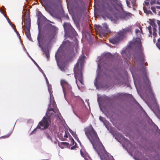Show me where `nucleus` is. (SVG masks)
Masks as SVG:
<instances>
[{
  "instance_id": "ddd939ff",
  "label": "nucleus",
  "mask_w": 160,
  "mask_h": 160,
  "mask_svg": "<svg viewBox=\"0 0 160 160\" xmlns=\"http://www.w3.org/2000/svg\"><path fill=\"white\" fill-rule=\"evenodd\" d=\"M127 6L130 7L131 3L132 6L134 5L136 3V0H126Z\"/></svg>"
},
{
  "instance_id": "f8f14e48",
  "label": "nucleus",
  "mask_w": 160,
  "mask_h": 160,
  "mask_svg": "<svg viewBox=\"0 0 160 160\" xmlns=\"http://www.w3.org/2000/svg\"><path fill=\"white\" fill-rule=\"evenodd\" d=\"M71 143L70 145L72 146L73 145V146L71 148V149H74L76 148H77V144L76 142H75L74 139L72 138L71 140Z\"/></svg>"
},
{
  "instance_id": "58836bf2",
  "label": "nucleus",
  "mask_w": 160,
  "mask_h": 160,
  "mask_svg": "<svg viewBox=\"0 0 160 160\" xmlns=\"http://www.w3.org/2000/svg\"><path fill=\"white\" fill-rule=\"evenodd\" d=\"M156 2V0H151L150 3L151 5H153Z\"/></svg>"
},
{
  "instance_id": "cd10ccee",
  "label": "nucleus",
  "mask_w": 160,
  "mask_h": 160,
  "mask_svg": "<svg viewBox=\"0 0 160 160\" xmlns=\"http://www.w3.org/2000/svg\"><path fill=\"white\" fill-rule=\"evenodd\" d=\"M63 140H64L65 138H68V136L67 135V132L66 131H64V132L63 134Z\"/></svg>"
},
{
  "instance_id": "7ed1b4c3",
  "label": "nucleus",
  "mask_w": 160,
  "mask_h": 160,
  "mask_svg": "<svg viewBox=\"0 0 160 160\" xmlns=\"http://www.w3.org/2000/svg\"><path fill=\"white\" fill-rule=\"evenodd\" d=\"M22 13L24 15L22 17V24H23V22L24 23L23 30L27 38L29 40H31V39L30 32L31 22L29 12L28 10H24L23 11Z\"/></svg>"
},
{
  "instance_id": "aec40b11",
  "label": "nucleus",
  "mask_w": 160,
  "mask_h": 160,
  "mask_svg": "<svg viewBox=\"0 0 160 160\" xmlns=\"http://www.w3.org/2000/svg\"><path fill=\"white\" fill-rule=\"evenodd\" d=\"M84 8V6H83L82 4L81 6H78L76 8L77 10H79L80 12H81L83 11Z\"/></svg>"
},
{
  "instance_id": "b1692460",
  "label": "nucleus",
  "mask_w": 160,
  "mask_h": 160,
  "mask_svg": "<svg viewBox=\"0 0 160 160\" xmlns=\"http://www.w3.org/2000/svg\"><path fill=\"white\" fill-rule=\"evenodd\" d=\"M48 28L53 31H55L56 29L55 27L50 24L48 25Z\"/></svg>"
},
{
  "instance_id": "a878e982",
  "label": "nucleus",
  "mask_w": 160,
  "mask_h": 160,
  "mask_svg": "<svg viewBox=\"0 0 160 160\" xmlns=\"http://www.w3.org/2000/svg\"><path fill=\"white\" fill-rule=\"evenodd\" d=\"M59 68L61 71L64 72L65 71V66L63 65H60L59 66Z\"/></svg>"
},
{
  "instance_id": "37998d69",
  "label": "nucleus",
  "mask_w": 160,
  "mask_h": 160,
  "mask_svg": "<svg viewBox=\"0 0 160 160\" xmlns=\"http://www.w3.org/2000/svg\"><path fill=\"white\" fill-rule=\"evenodd\" d=\"M157 34L156 32H153V35L154 36V37H156Z\"/></svg>"
},
{
  "instance_id": "4d7b16f0",
  "label": "nucleus",
  "mask_w": 160,
  "mask_h": 160,
  "mask_svg": "<svg viewBox=\"0 0 160 160\" xmlns=\"http://www.w3.org/2000/svg\"><path fill=\"white\" fill-rule=\"evenodd\" d=\"M46 80H47V82H48V80H47V78H46Z\"/></svg>"
},
{
  "instance_id": "c9c22d12",
  "label": "nucleus",
  "mask_w": 160,
  "mask_h": 160,
  "mask_svg": "<svg viewBox=\"0 0 160 160\" xmlns=\"http://www.w3.org/2000/svg\"><path fill=\"white\" fill-rule=\"evenodd\" d=\"M151 9L152 10V12L155 13H156V8H155L153 7V6H152L151 7Z\"/></svg>"
},
{
  "instance_id": "a19ab883",
  "label": "nucleus",
  "mask_w": 160,
  "mask_h": 160,
  "mask_svg": "<svg viewBox=\"0 0 160 160\" xmlns=\"http://www.w3.org/2000/svg\"><path fill=\"white\" fill-rule=\"evenodd\" d=\"M46 135L47 138L48 139H51L48 133H46Z\"/></svg>"
},
{
  "instance_id": "c03bdc74",
  "label": "nucleus",
  "mask_w": 160,
  "mask_h": 160,
  "mask_svg": "<svg viewBox=\"0 0 160 160\" xmlns=\"http://www.w3.org/2000/svg\"><path fill=\"white\" fill-rule=\"evenodd\" d=\"M72 32H73V33L74 34H76V31L74 30V29L73 28L72 29Z\"/></svg>"
},
{
  "instance_id": "f3484780",
  "label": "nucleus",
  "mask_w": 160,
  "mask_h": 160,
  "mask_svg": "<svg viewBox=\"0 0 160 160\" xmlns=\"http://www.w3.org/2000/svg\"><path fill=\"white\" fill-rule=\"evenodd\" d=\"M69 144L66 142H60L58 143V145L61 148H63L65 146H68Z\"/></svg>"
},
{
  "instance_id": "0eeeda50",
  "label": "nucleus",
  "mask_w": 160,
  "mask_h": 160,
  "mask_svg": "<svg viewBox=\"0 0 160 160\" xmlns=\"http://www.w3.org/2000/svg\"><path fill=\"white\" fill-rule=\"evenodd\" d=\"M134 43L136 46V50L141 55L143 59L144 56L143 54L142 51L143 48L141 43V40L140 38H137L134 41Z\"/></svg>"
},
{
  "instance_id": "6e6552de",
  "label": "nucleus",
  "mask_w": 160,
  "mask_h": 160,
  "mask_svg": "<svg viewBox=\"0 0 160 160\" xmlns=\"http://www.w3.org/2000/svg\"><path fill=\"white\" fill-rule=\"evenodd\" d=\"M49 126V123L47 118L44 117L42 119L39 123L37 127L34 129H37L44 130L47 128Z\"/></svg>"
},
{
  "instance_id": "9d476101",
  "label": "nucleus",
  "mask_w": 160,
  "mask_h": 160,
  "mask_svg": "<svg viewBox=\"0 0 160 160\" xmlns=\"http://www.w3.org/2000/svg\"><path fill=\"white\" fill-rule=\"evenodd\" d=\"M98 28L99 32L102 34H105L108 31V27L107 24H104L103 27L98 25Z\"/></svg>"
},
{
  "instance_id": "3c124183",
  "label": "nucleus",
  "mask_w": 160,
  "mask_h": 160,
  "mask_svg": "<svg viewBox=\"0 0 160 160\" xmlns=\"http://www.w3.org/2000/svg\"><path fill=\"white\" fill-rule=\"evenodd\" d=\"M156 8H158V9H160V6H157L156 7Z\"/></svg>"
},
{
  "instance_id": "e433bc0d",
  "label": "nucleus",
  "mask_w": 160,
  "mask_h": 160,
  "mask_svg": "<svg viewBox=\"0 0 160 160\" xmlns=\"http://www.w3.org/2000/svg\"><path fill=\"white\" fill-rule=\"evenodd\" d=\"M73 137L77 140V141L78 142L80 143V142L79 140V138L76 135H75L74 136H73Z\"/></svg>"
},
{
  "instance_id": "f03ea898",
  "label": "nucleus",
  "mask_w": 160,
  "mask_h": 160,
  "mask_svg": "<svg viewBox=\"0 0 160 160\" xmlns=\"http://www.w3.org/2000/svg\"><path fill=\"white\" fill-rule=\"evenodd\" d=\"M117 7L120 8V10L123 9L122 4L119 1L112 0L101 8L99 10V12L103 18H104L105 16L109 18L117 9Z\"/></svg>"
},
{
  "instance_id": "2f4dec72",
  "label": "nucleus",
  "mask_w": 160,
  "mask_h": 160,
  "mask_svg": "<svg viewBox=\"0 0 160 160\" xmlns=\"http://www.w3.org/2000/svg\"><path fill=\"white\" fill-rule=\"evenodd\" d=\"M14 31L16 32L17 34V35L18 37L20 39V34H19V32L17 31V30L16 28H14Z\"/></svg>"
},
{
  "instance_id": "c85d7f7f",
  "label": "nucleus",
  "mask_w": 160,
  "mask_h": 160,
  "mask_svg": "<svg viewBox=\"0 0 160 160\" xmlns=\"http://www.w3.org/2000/svg\"><path fill=\"white\" fill-rule=\"evenodd\" d=\"M12 132H11L10 133L7 134L6 135H4V136H2L1 137V138H8L10 136V134H11Z\"/></svg>"
},
{
  "instance_id": "a211bd4d",
  "label": "nucleus",
  "mask_w": 160,
  "mask_h": 160,
  "mask_svg": "<svg viewBox=\"0 0 160 160\" xmlns=\"http://www.w3.org/2000/svg\"><path fill=\"white\" fill-rule=\"evenodd\" d=\"M64 29H72V27L70 24L69 23H64L63 24Z\"/></svg>"
},
{
  "instance_id": "052dcab7",
  "label": "nucleus",
  "mask_w": 160,
  "mask_h": 160,
  "mask_svg": "<svg viewBox=\"0 0 160 160\" xmlns=\"http://www.w3.org/2000/svg\"><path fill=\"white\" fill-rule=\"evenodd\" d=\"M38 40L39 39V36H38Z\"/></svg>"
},
{
  "instance_id": "de8ad7c7",
  "label": "nucleus",
  "mask_w": 160,
  "mask_h": 160,
  "mask_svg": "<svg viewBox=\"0 0 160 160\" xmlns=\"http://www.w3.org/2000/svg\"><path fill=\"white\" fill-rule=\"evenodd\" d=\"M140 32V31L138 29H136V33H138V32Z\"/></svg>"
},
{
  "instance_id": "e2e57ef3",
  "label": "nucleus",
  "mask_w": 160,
  "mask_h": 160,
  "mask_svg": "<svg viewBox=\"0 0 160 160\" xmlns=\"http://www.w3.org/2000/svg\"><path fill=\"white\" fill-rule=\"evenodd\" d=\"M159 48V49H160V47Z\"/></svg>"
},
{
  "instance_id": "423d86ee",
  "label": "nucleus",
  "mask_w": 160,
  "mask_h": 160,
  "mask_svg": "<svg viewBox=\"0 0 160 160\" xmlns=\"http://www.w3.org/2000/svg\"><path fill=\"white\" fill-rule=\"evenodd\" d=\"M64 95L65 93L72 92V88L70 84L64 80H61L60 81Z\"/></svg>"
},
{
  "instance_id": "603ef678",
  "label": "nucleus",
  "mask_w": 160,
  "mask_h": 160,
  "mask_svg": "<svg viewBox=\"0 0 160 160\" xmlns=\"http://www.w3.org/2000/svg\"><path fill=\"white\" fill-rule=\"evenodd\" d=\"M157 3L158 4L160 5V2L157 1Z\"/></svg>"
},
{
  "instance_id": "7c9ffc66",
  "label": "nucleus",
  "mask_w": 160,
  "mask_h": 160,
  "mask_svg": "<svg viewBox=\"0 0 160 160\" xmlns=\"http://www.w3.org/2000/svg\"><path fill=\"white\" fill-rule=\"evenodd\" d=\"M148 29L149 31V36H151L152 34V27L151 25H150L148 27Z\"/></svg>"
},
{
  "instance_id": "a18cd8bd",
  "label": "nucleus",
  "mask_w": 160,
  "mask_h": 160,
  "mask_svg": "<svg viewBox=\"0 0 160 160\" xmlns=\"http://www.w3.org/2000/svg\"><path fill=\"white\" fill-rule=\"evenodd\" d=\"M139 28L140 29V32H141L142 33V27L141 26H140L139 27Z\"/></svg>"
},
{
  "instance_id": "f704fd0d",
  "label": "nucleus",
  "mask_w": 160,
  "mask_h": 160,
  "mask_svg": "<svg viewBox=\"0 0 160 160\" xmlns=\"http://www.w3.org/2000/svg\"><path fill=\"white\" fill-rule=\"evenodd\" d=\"M48 91L50 93V97H51V95H52V92L51 91V88L49 87H48Z\"/></svg>"
},
{
  "instance_id": "79ce46f5",
  "label": "nucleus",
  "mask_w": 160,
  "mask_h": 160,
  "mask_svg": "<svg viewBox=\"0 0 160 160\" xmlns=\"http://www.w3.org/2000/svg\"><path fill=\"white\" fill-rule=\"evenodd\" d=\"M80 153H81V155L84 158H85L84 157V154H83V153L82 152V150H80Z\"/></svg>"
},
{
  "instance_id": "473e14b6",
  "label": "nucleus",
  "mask_w": 160,
  "mask_h": 160,
  "mask_svg": "<svg viewBox=\"0 0 160 160\" xmlns=\"http://www.w3.org/2000/svg\"><path fill=\"white\" fill-rule=\"evenodd\" d=\"M44 8H45V10L48 12H49V8L48 6L47 5H44Z\"/></svg>"
},
{
  "instance_id": "1a4fd4ad",
  "label": "nucleus",
  "mask_w": 160,
  "mask_h": 160,
  "mask_svg": "<svg viewBox=\"0 0 160 160\" xmlns=\"http://www.w3.org/2000/svg\"><path fill=\"white\" fill-rule=\"evenodd\" d=\"M132 15L131 13L124 11L123 9L120 10L118 14V17L121 19L125 20L129 18Z\"/></svg>"
},
{
  "instance_id": "4468645a",
  "label": "nucleus",
  "mask_w": 160,
  "mask_h": 160,
  "mask_svg": "<svg viewBox=\"0 0 160 160\" xmlns=\"http://www.w3.org/2000/svg\"><path fill=\"white\" fill-rule=\"evenodd\" d=\"M55 109L54 108H53L51 107V105H49V107L48 109V112L47 113V114H52L53 113V112L50 113L49 112L50 111H52L54 112H56L55 111H54Z\"/></svg>"
},
{
  "instance_id": "2eb2a0df",
  "label": "nucleus",
  "mask_w": 160,
  "mask_h": 160,
  "mask_svg": "<svg viewBox=\"0 0 160 160\" xmlns=\"http://www.w3.org/2000/svg\"><path fill=\"white\" fill-rule=\"evenodd\" d=\"M37 16L38 18V21L40 19H43L45 18V17L42 15V13L39 11L37 12Z\"/></svg>"
},
{
  "instance_id": "72a5a7b5",
  "label": "nucleus",
  "mask_w": 160,
  "mask_h": 160,
  "mask_svg": "<svg viewBox=\"0 0 160 160\" xmlns=\"http://www.w3.org/2000/svg\"><path fill=\"white\" fill-rule=\"evenodd\" d=\"M31 58L34 63L36 65V66L39 68H40L38 64L36 63V62L32 58Z\"/></svg>"
},
{
  "instance_id": "5701e85b",
  "label": "nucleus",
  "mask_w": 160,
  "mask_h": 160,
  "mask_svg": "<svg viewBox=\"0 0 160 160\" xmlns=\"http://www.w3.org/2000/svg\"><path fill=\"white\" fill-rule=\"evenodd\" d=\"M65 131H63L61 132H59L58 134V137L60 139H61L62 140H63V134Z\"/></svg>"
},
{
  "instance_id": "39448f33",
  "label": "nucleus",
  "mask_w": 160,
  "mask_h": 160,
  "mask_svg": "<svg viewBox=\"0 0 160 160\" xmlns=\"http://www.w3.org/2000/svg\"><path fill=\"white\" fill-rule=\"evenodd\" d=\"M125 35L122 30H120L117 35L109 40L110 42L112 44H116L122 39L125 37Z\"/></svg>"
},
{
  "instance_id": "f257e3e1",
  "label": "nucleus",
  "mask_w": 160,
  "mask_h": 160,
  "mask_svg": "<svg viewBox=\"0 0 160 160\" xmlns=\"http://www.w3.org/2000/svg\"><path fill=\"white\" fill-rule=\"evenodd\" d=\"M84 132L98 154L101 156L100 154L104 153L102 157L101 156L102 160H115L112 156L106 153L104 147L91 124L84 129Z\"/></svg>"
},
{
  "instance_id": "09e8293b",
  "label": "nucleus",
  "mask_w": 160,
  "mask_h": 160,
  "mask_svg": "<svg viewBox=\"0 0 160 160\" xmlns=\"http://www.w3.org/2000/svg\"><path fill=\"white\" fill-rule=\"evenodd\" d=\"M47 57L48 58H49V56L48 53H47L46 54Z\"/></svg>"
},
{
  "instance_id": "c756f323",
  "label": "nucleus",
  "mask_w": 160,
  "mask_h": 160,
  "mask_svg": "<svg viewBox=\"0 0 160 160\" xmlns=\"http://www.w3.org/2000/svg\"><path fill=\"white\" fill-rule=\"evenodd\" d=\"M50 105H51V107L53 108H55L56 107V104L55 103V101L54 100L52 102V104H50Z\"/></svg>"
},
{
  "instance_id": "20e7f679",
  "label": "nucleus",
  "mask_w": 160,
  "mask_h": 160,
  "mask_svg": "<svg viewBox=\"0 0 160 160\" xmlns=\"http://www.w3.org/2000/svg\"><path fill=\"white\" fill-rule=\"evenodd\" d=\"M83 63V59H79V61H78L75 66L74 69V77L76 80H78L82 84H83L82 73Z\"/></svg>"
},
{
  "instance_id": "4c0bfd02",
  "label": "nucleus",
  "mask_w": 160,
  "mask_h": 160,
  "mask_svg": "<svg viewBox=\"0 0 160 160\" xmlns=\"http://www.w3.org/2000/svg\"><path fill=\"white\" fill-rule=\"evenodd\" d=\"M99 120L101 121H102V122H104V121H105V118H103V117H102L101 116H100L99 117Z\"/></svg>"
},
{
  "instance_id": "6ab92c4d",
  "label": "nucleus",
  "mask_w": 160,
  "mask_h": 160,
  "mask_svg": "<svg viewBox=\"0 0 160 160\" xmlns=\"http://www.w3.org/2000/svg\"><path fill=\"white\" fill-rule=\"evenodd\" d=\"M105 57L108 58L109 60H110L111 59L113 58L114 56L110 53H108L105 54Z\"/></svg>"
},
{
  "instance_id": "9b49d317",
  "label": "nucleus",
  "mask_w": 160,
  "mask_h": 160,
  "mask_svg": "<svg viewBox=\"0 0 160 160\" xmlns=\"http://www.w3.org/2000/svg\"><path fill=\"white\" fill-rule=\"evenodd\" d=\"M127 50H124L122 51V54L123 58L126 60L128 59H129L131 57L130 54H126Z\"/></svg>"
},
{
  "instance_id": "4be33fe9",
  "label": "nucleus",
  "mask_w": 160,
  "mask_h": 160,
  "mask_svg": "<svg viewBox=\"0 0 160 160\" xmlns=\"http://www.w3.org/2000/svg\"><path fill=\"white\" fill-rule=\"evenodd\" d=\"M143 79L146 82H149V80L147 76V74L146 72H143Z\"/></svg>"
},
{
  "instance_id": "8fccbe9b",
  "label": "nucleus",
  "mask_w": 160,
  "mask_h": 160,
  "mask_svg": "<svg viewBox=\"0 0 160 160\" xmlns=\"http://www.w3.org/2000/svg\"><path fill=\"white\" fill-rule=\"evenodd\" d=\"M85 158V160H91V159H90V158Z\"/></svg>"
},
{
  "instance_id": "680f3d73",
  "label": "nucleus",
  "mask_w": 160,
  "mask_h": 160,
  "mask_svg": "<svg viewBox=\"0 0 160 160\" xmlns=\"http://www.w3.org/2000/svg\"><path fill=\"white\" fill-rule=\"evenodd\" d=\"M2 8H4V6H3L2 8Z\"/></svg>"
},
{
  "instance_id": "13d9d810",
  "label": "nucleus",
  "mask_w": 160,
  "mask_h": 160,
  "mask_svg": "<svg viewBox=\"0 0 160 160\" xmlns=\"http://www.w3.org/2000/svg\"><path fill=\"white\" fill-rule=\"evenodd\" d=\"M56 57H57V53H56V55H55L56 58Z\"/></svg>"
},
{
  "instance_id": "dca6fc26",
  "label": "nucleus",
  "mask_w": 160,
  "mask_h": 160,
  "mask_svg": "<svg viewBox=\"0 0 160 160\" xmlns=\"http://www.w3.org/2000/svg\"><path fill=\"white\" fill-rule=\"evenodd\" d=\"M122 31L126 35L128 32H129L131 31V28L130 27H126L125 28L122 29Z\"/></svg>"
},
{
  "instance_id": "864d4df0",
  "label": "nucleus",
  "mask_w": 160,
  "mask_h": 160,
  "mask_svg": "<svg viewBox=\"0 0 160 160\" xmlns=\"http://www.w3.org/2000/svg\"><path fill=\"white\" fill-rule=\"evenodd\" d=\"M158 41L159 42L160 41V38L158 39Z\"/></svg>"
},
{
  "instance_id": "49530a36",
  "label": "nucleus",
  "mask_w": 160,
  "mask_h": 160,
  "mask_svg": "<svg viewBox=\"0 0 160 160\" xmlns=\"http://www.w3.org/2000/svg\"><path fill=\"white\" fill-rule=\"evenodd\" d=\"M7 20H8V22L11 25V24H12V23L10 21V20L8 18Z\"/></svg>"
},
{
  "instance_id": "393cba45",
  "label": "nucleus",
  "mask_w": 160,
  "mask_h": 160,
  "mask_svg": "<svg viewBox=\"0 0 160 160\" xmlns=\"http://www.w3.org/2000/svg\"><path fill=\"white\" fill-rule=\"evenodd\" d=\"M150 24L153 27L152 29L153 32H156V28H155V24L154 23L150 22Z\"/></svg>"
},
{
  "instance_id": "bb28decb",
  "label": "nucleus",
  "mask_w": 160,
  "mask_h": 160,
  "mask_svg": "<svg viewBox=\"0 0 160 160\" xmlns=\"http://www.w3.org/2000/svg\"><path fill=\"white\" fill-rule=\"evenodd\" d=\"M55 0H49L48 2L50 4L52 5H54L56 4L55 3Z\"/></svg>"
},
{
  "instance_id": "ea45409f",
  "label": "nucleus",
  "mask_w": 160,
  "mask_h": 160,
  "mask_svg": "<svg viewBox=\"0 0 160 160\" xmlns=\"http://www.w3.org/2000/svg\"><path fill=\"white\" fill-rule=\"evenodd\" d=\"M149 2L148 1H145L144 2V5L145 6H148L149 5Z\"/></svg>"
},
{
  "instance_id": "bf43d9fd",
  "label": "nucleus",
  "mask_w": 160,
  "mask_h": 160,
  "mask_svg": "<svg viewBox=\"0 0 160 160\" xmlns=\"http://www.w3.org/2000/svg\"><path fill=\"white\" fill-rule=\"evenodd\" d=\"M159 15L160 16V12H159Z\"/></svg>"
},
{
  "instance_id": "412c9836",
  "label": "nucleus",
  "mask_w": 160,
  "mask_h": 160,
  "mask_svg": "<svg viewBox=\"0 0 160 160\" xmlns=\"http://www.w3.org/2000/svg\"><path fill=\"white\" fill-rule=\"evenodd\" d=\"M143 9L144 11V12L146 13L147 14H152V13L151 11L150 10H147L146 7H144L143 8Z\"/></svg>"
},
{
  "instance_id": "6e6d98bb",
  "label": "nucleus",
  "mask_w": 160,
  "mask_h": 160,
  "mask_svg": "<svg viewBox=\"0 0 160 160\" xmlns=\"http://www.w3.org/2000/svg\"><path fill=\"white\" fill-rule=\"evenodd\" d=\"M104 74L106 75V77H108V76L107 75H106V74L105 73H104Z\"/></svg>"
},
{
  "instance_id": "5fc2aeb1",
  "label": "nucleus",
  "mask_w": 160,
  "mask_h": 160,
  "mask_svg": "<svg viewBox=\"0 0 160 160\" xmlns=\"http://www.w3.org/2000/svg\"><path fill=\"white\" fill-rule=\"evenodd\" d=\"M159 35H160V29H159Z\"/></svg>"
}]
</instances>
